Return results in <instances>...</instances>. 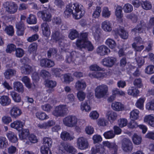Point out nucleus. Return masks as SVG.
Listing matches in <instances>:
<instances>
[{
    "mask_svg": "<svg viewBox=\"0 0 154 154\" xmlns=\"http://www.w3.org/2000/svg\"><path fill=\"white\" fill-rule=\"evenodd\" d=\"M139 112L137 109H134L130 113V118L131 120L137 119L139 117Z\"/></svg>",
    "mask_w": 154,
    "mask_h": 154,
    "instance_id": "obj_49",
    "label": "nucleus"
},
{
    "mask_svg": "<svg viewBox=\"0 0 154 154\" xmlns=\"http://www.w3.org/2000/svg\"><path fill=\"white\" fill-rule=\"evenodd\" d=\"M75 86L78 90H83L85 88L86 85L85 81L82 79L77 81L75 84Z\"/></svg>",
    "mask_w": 154,
    "mask_h": 154,
    "instance_id": "obj_20",
    "label": "nucleus"
},
{
    "mask_svg": "<svg viewBox=\"0 0 154 154\" xmlns=\"http://www.w3.org/2000/svg\"><path fill=\"white\" fill-rule=\"evenodd\" d=\"M103 135L106 139H111L114 137L115 134L113 131L111 130L105 132Z\"/></svg>",
    "mask_w": 154,
    "mask_h": 154,
    "instance_id": "obj_56",
    "label": "nucleus"
},
{
    "mask_svg": "<svg viewBox=\"0 0 154 154\" xmlns=\"http://www.w3.org/2000/svg\"><path fill=\"white\" fill-rule=\"evenodd\" d=\"M3 6L6 11L11 14L16 12L18 8L17 5L14 2H6L3 4Z\"/></svg>",
    "mask_w": 154,
    "mask_h": 154,
    "instance_id": "obj_7",
    "label": "nucleus"
},
{
    "mask_svg": "<svg viewBox=\"0 0 154 154\" xmlns=\"http://www.w3.org/2000/svg\"><path fill=\"white\" fill-rule=\"evenodd\" d=\"M36 116L40 120L46 119L48 118V116L43 112H37L35 114Z\"/></svg>",
    "mask_w": 154,
    "mask_h": 154,
    "instance_id": "obj_52",
    "label": "nucleus"
},
{
    "mask_svg": "<svg viewBox=\"0 0 154 154\" xmlns=\"http://www.w3.org/2000/svg\"><path fill=\"white\" fill-rule=\"evenodd\" d=\"M106 44L111 49L114 48L116 46V44L114 40L110 38L106 40Z\"/></svg>",
    "mask_w": 154,
    "mask_h": 154,
    "instance_id": "obj_48",
    "label": "nucleus"
},
{
    "mask_svg": "<svg viewBox=\"0 0 154 154\" xmlns=\"http://www.w3.org/2000/svg\"><path fill=\"white\" fill-rule=\"evenodd\" d=\"M116 62V58L114 57H108L102 60V64L104 66L112 67Z\"/></svg>",
    "mask_w": 154,
    "mask_h": 154,
    "instance_id": "obj_9",
    "label": "nucleus"
},
{
    "mask_svg": "<svg viewBox=\"0 0 154 154\" xmlns=\"http://www.w3.org/2000/svg\"><path fill=\"white\" fill-rule=\"evenodd\" d=\"M133 84L137 88H141L143 86L141 79L137 78L135 79L133 82Z\"/></svg>",
    "mask_w": 154,
    "mask_h": 154,
    "instance_id": "obj_60",
    "label": "nucleus"
},
{
    "mask_svg": "<svg viewBox=\"0 0 154 154\" xmlns=\"http://www.w3.org/2000/svg\"><path fill=\"white\" fill-rule=\"evenodd\" d=\"M11 103V100L9 97L6 95H3L0 98V103L3 106L9 105Z\"/></svg>",
    "mask_w": 154,
    "mask_h": 154,
    "instance_id": "obj_23",
    "label": "nucleus"
},
{
    "mask_svg": "<svg viewBox=\"0 0 154 154\" xmlns=\"http://www.w3.org/2000/svg\"><path fill=\"white\" fill-rule=\"evenodd\" d=\"M14 89L19 92L23 93L24 88L23 84L19 82H14L13 83Z\"/></svg>",
    "mask_w": 154,
    "mask_h": 154,
    "instance_id": "obj_31",
    "label": "nucleus"
},
{
    "mask_svg": "<svg viewBox=\"0 0 154 154\" xmlns=\"http://www.w3.org/2000/svg\"><path fill=\"white\" fill-rule=\"evenodd\" d=\"M110 52L109 49L104 45L99 46L97 48L96 50L97 53L101 56L108 55Z\"/></svg>",
    "mask_w": 154,
    "mask_h": 154,
    "instance_id": "obj_12",
    "label": "nucleus"
},
{
    "mask_svg": "<svg viewBox=\"0 0 154 154\" xmlns=\"http://www.w3.org/2000/svg\"><path fill=\"white\" fill-rule=\"evenodd\" d=\"M106 116L110 122H112L116 120L117 115L116 112L110 111L107 112L106 114Z\"/></svg>",
    "mask_w": 154,
    "mask_h": 154,
    "instance_id": "obj_22",
    "label": "nucleus"
},
{
    "mask_svg": "<svg viewBox=\"0 0 154 154\" xmlns=\"http://www.w3.org/2000/svg\"><path fill=\"white\" fill-rule=\"evenodd\" d=\"M112 108L113 110L116 111H120L124 109V105L120 102H115L112 104Z\"/></svg>",
    "mask_w": 154,
    "mask_h": 154,
    "instance_id": "obj_24",
    "label": "nucleus"
},
{
    "mask_svg": "<svg viewBox=\"0 0 154 154\" xmlns=\"http://www.w3.org/2000/svg\"><path fill=\"white\" fill-rule=\"evenodd\" d=\"M101 11V8L100 7H96L92 14V17L95 18H98L100 15Z\"/></svg>",
    "mask_w": 154,
    "mask_h": 154,
    "instance_id": "obj_53",
    "label": "nucleus"
},
{
    "mask_svg": "<svg viewBox=\"0 0 154 154\" xmlns=\"http://www.w3.org/2000/svg\"><path fill=\"white\" fill-rule=\"evenodd\" d=\"M101 28L104 31L110 32L112 30V24L108 20L103 22L101 23Z\"/></svg>",
    "mask_w": 154,
    "mask_h": 154,
    "instance_id": "obj_18",
    "label": "nucleus"
},
{
    "mask_svg": "<svg viewBox=\"0 0 154 154\" xmlns=\"http://www.w3.org/2000/svg\"><path fill=\"white\" fill-rule=\"evenodd\" d=\"M43 145L42 146L50 147L52 144V140L48 137H45L43 139Z\"/></svg>",
    "mask_w": 154,
    "mask_h": 154,
    "instance_id": "obj_41",
    "label": "nucleus"
},
{
    "mask_svg": "<svg viewBox=\"0 0 154 154\" xmlns=\"http://www.w3.org/2000/svg\"><path fill=\"white\" fill-rule=\"evenodd\" d=\"M48 147L42 146L41 149V152L42 154H52Z\"/></svg>",
    "mask_w": 154,
    "mask_h": 154,
    "instance_id": "obj_64",
    "label": "nucleus"
},
{
    "mask_svg": "<svg viewBox=\"0 0 154 154\" xmlns=\"http://www.w3.org/2000/svg\"><path fill=\"white\" fill-rule=\"evenodd\" d=\"M4 30L5 33L9 36H12L14 34V29L13 26L11 25L6 26Z\"/></svg>",
    "mask_w": 154,
    "mask_h": 154,
    "instance_id": "obj_40",
    "label": "nucleus"
},
{
    "mask_svg": "<svg viewBox=\"0 0 154 154\" xmlns=\"http://www.w3.org/2000/svg\"><path fill=\"white\" fill-rule=\"evenodd\" d=\"M115 14L117 18L118 19L120 20L122 22V18L123 17V14L122 13V8L121 6H118L116 9Z\"/></svg>",
    "mask_w": 154,
    "mask_h": 154,
    "instance_id": "obj_34",
    "label": "nucleus"
},
{
    "mask_svg": "<svg viewBox=\"0 0 154 154\" xmlns=\"http://www.w3.org/2000/svg\"><path fill=\"white\" fill-rule=\"evenodd\" d=\"M51 71L56 77H60L62 75V70L60 68H54L52 69Z\"/></svg>",
    "mask_w": 154,
    "mask_h": 154,
    "instance_id": "obj_46",
    "label": "nucleus"
},
{
    "mask_svg": "<svg viewBox=\"0 0 154 154\" xmlns=\"http://www.w3.org/2000/svg\"><path fill=\"white\" fill-rule=\"evenodd\" d=\"M21 80L25 84L27 88H31V85L30 83V80L27 76H23Z\"/></svg>",
    "mask_w": 154,
    "mask_h": 154,
    "instance_id": "obj_55",
    "label": "nucleus"
},
{
    "mask_svg": "<svg viewBox=\"0 0 154 154\" xmlns=\"http://www.w3.org/2000/svg\"><path fill=\"white\" fill-rule=\"evenodd\" d=\"M40 64L42 67H51L54 66V63L50 59H43L40 60Z\"/></svg>",
    "mask_w": 154,
    "mask_h": 154,
    "instance_id": "obj_16",
    "label": "nucleus"
},
{
    "mask_svg": "<svg viewBox=\"0 0 154 154\" xmlns=\"http://www.w3.org/2000/svg\"><path fill=\"white\" fill-rule=\"evenodd\" d=\"M68 108L65 105H60L56 106L53 112V114L56 117H63L66 114Z\"/></svg>",
    "mask_w": 154,
    "mask_h": 154,
    "instance_id": "obj_5",
    "label": "nucleus"
},
{
    "mask_svg": "<svg viewBox=\"0 0 154 154\" xmlns=\"http://www.w3.org/2000/svg\"><path fill=\"white\" fill-rule=\"evenodd\" d=\"M16 49V46L13 44L8 45L7 47L6 51L8 53H11L12 51H14Z\"/></svg>",
    "mask_w": 154,
    "mask_h": 154,
    "instance_id": "obj_59",
    "label": "nucleus"
},
{
    "mask_svg": "<svg viewBox=\"0 0 154 154\" xmlns=\"http://www.w3.org/2000/svg\"><path fill=\"white\" fill-rule=\"evenodd\" d=\"M10 95L14 102L19 103L21 101L20 96L19 94L17 92L14 91H11L10 92Z\"/></svg>",
    "mask_w": 154,
    "mask_h": 154,
    "instance_id": "obj_33",
    "label": "nucleus"
},
{
    "mask_svg": "<svg viewBox=\"0 0 154 154\" xmlns=\"http://www.w3.org/2000/svg\"><path fill=\"white\" fill-rule=\"evenodd\" d=\"M128 121L125 118L120 119L118 121V124L121 128L124 127L127 125Z\"/></svg>",
    "mask_w": 154,
    "mask_h": 154,
    "instance_id": "obj_62",
    "label": "nucleus"
},
{
    "mask_svg": "<svg viewBox=\"0 0 154 154\" xmlns=\"http://www.w3.org/2000/svg\"><path fill=\"white\" fill-rule=\"evenodd\" d=\"M24 124V123L21 121L17 120L11 123L10 126L11 128L20 131L22 129Z\"/></svg>",
    "mask_w": 154,
    "mask_h": 154,
    "instance_id": "obj_17",
    "label": "nucleus"
},
{
    "mask_svg": "<svg viewBox=\"0 0 154 154\" xmlns=\"http://www.w3.org/2000/svg\"><path fill=\"white\" fill-rule=\"evenodd\" d=\"M8 145V142L5 137H0V149H4Z\"/></svg>",
    "mask_w": 154,
    "mask_h": 154,
    "instance_id": "obj_39",
    "label": "nucleus"
},
{
    "mask_svg": "<svg viewBox=\"0 0 154 154\" xmlns=\"http://www.w3.org/2000/svg\"><path fill=\"white\" fill-rule=\"evenodd\" d=\"M84 58V57L79 54V55L77 56H75V57L74 63L75 64L78 65L82 64L83 62Z\"/></svg>",
    "mask_w": 154,
    "mask_h": 154,
    "instance_id": "obj_47",
    "label": "nucleus"
},
{
    "mask_svg": "<svg viewBox=\"0 0 154 154\" xmlns=\"http://www.w3.org/2000/svg\"><path fill=\"white\" fill-rule=\"evenodd\" d=\"M78 35L79 33L76 30L72 29L70 32L68 36L71 39L73 40L77 38Z\"/></svg>",
    "mask_w": 154,
    "mask_h": 154,
    "instance_id": "obj_51",
    "label": "nucleus"
},
{
    "mask_svg": "<svg viewBox=\"0 0 154 154\" xmlns=\"http://www.w3.org/2000/svg\"><path fill=\"white\" fill-rule=\"evenodd\" d=\"M141 5L142 8L146 10H150L152 7L151 4L147 1L142 2Z\"/></svg>",
    "mask_w": 154,
    "mask_h": 154,
    "instance_id": "obj_50",
    "label": "nucleus"
},
{
    "mask_svg": "<svg viewBox=\"0 0 154 154\" xmlns=\"http://www.w3.org/2000/svg\"><path fill=\"white\" fill-rule=\"evenodd\" d=\"M117 34L123 39H126L128 37V33L123 28L120 29L117 31Z\"/></svg>",
    "mask_w": 154,
    "mask_h": 154,
    "instance_id": "obj_37",
    "label": "nucleus"
},
{
    "mask_svg": "<svg viewBox=\"0 0 154 154\" xmlns=\"http://www.w3.org/2000/svg\"><path fill=\"white\" fill-rule=\"evenodd\" d=\"M79 55V53L75 52H72L71 53H68L66 57V61L67 63H74L75 57Z\"/></svg>",
    "mask_w": 154,
    "mask_h": 154,
    "instance_id": "obj_19",
    "label": "nucleus"
},
{
    "mask_svg": "<svg viewBox=\"0 0 154 154\" xmlns=\"http://www.w3.org/2000/svg\"><path fill=\"white\" fill-rule=\"evenodd\" d=\"M16 74V71L13 69H8L6 70L4 73L5 78L7 79H10L11 77L15 75Z\"/></svg>",
    "mask_w": 154,
    "mask_h": 154,
    "instance_id": "obj_25",
    "label": "nucleus"
},
{
    "mask_svg": "<svg viewBox=\"0 0 154 154\" xmlns=\"http://www.w3.org/2000/svg\"><path fill=\"white\" fill-rule=\"evenodd\" d=\"M60 137L63 140L65 141L71 140L74 138V136L71 135L66 131L62 132L61 134Z\"/></svg>",
    "mask_w": 154,
    "mask_h": 154,
    "instance_id": "obj_27",
    "label": "nucleus"
},
{
    "mask_svg": "<svg viewBox=\"0 0 154 154\" xmlns=\"http://www.w3.org/2000/svg\"><path fill=\"white\" fill-rule=\"evenodd\" d=\"M76 45L77 48L80 49L82 48H87L89 51H92L93 49V47L90 42H86L81 39L78 38L76 42Z\"/></svg>",
    "mask_w": 154,
    "mask_h": 154,
    "instance_id": "obj_6",
    "label": "nucleus"
},
{
    "mask_svg": "<svg viewBox=\"0 0 154 154\" xmlns=\"http://www.w3.org/2000/svg\"><path fill=\"white\" fill-rule=\"evenodd\" d=\"M37 45L35 43L31 44L29 46L28 51L30 53L35 52L37 49Z\"/></svg>",
    "mask_w": 154,
    "mask_h": 154,
    "instance_id": "obj_54",
    "label": "nucleus"
},
{
    "mask_svg": "<svg viewBox=\"0 0 154 154\" xmlns=\"http://www.w3.org/2000/svg\"><path fill=\"white\" fill-rule=\"evenodd\" d=\"M15 51V54L17 57H22L24 54V51L21 48H18L16 49Z\"/></svg>",
    "mask_w": 154,
    "mask_h": 154,
    "instance_id": "obj_63",
    "label": "nucleus"
},
{
    "mask_svg": "<svg viewBox=\"0 0 154 154\" xmlns=\"http://www.w3.org/2000/svg\"><path fill=\"white\" fill-rule=\"evenodd\" d=\"M63 147L66 151L72 154H74L76 152V149L69 144H65L63 146Z\"/></svg>",
    "mask_w": 154,
    "mask_h": 154,
    "instance_id": "obj_32",
    "label": "nucleus"
},
{
    "mask_svg": "<svg viewBox=\"0 0 154 154\" xmlns=\"http://www.w3.org/2000/svg\"><path fill=\"white\" fill-rule=\"evenodd\" d=\"M132 139L133 143L136 145L140 144L142 141L141 137L135 134L133 135Z\"/></svg>",
    "mask_w": 154,
    "mask_h": 154,
    "instance_id": "obj_44",
    "label": "nucleus"
},
{
    "mask_svg": "<svg viewBox=\"0 0 154 154\" xmlns=\"http://www.w3.org/2000/svg\"><path fill=\"white\" fill-rule=\"evenodd\" d=\"M145 122L147 123L152 127H154V116L152 114L146 116L144 119Z\"/></svg>",
    "mask_w": 154,
    "mask_h": 154,
    "instance_id": "obj_30",
    "label": "nucleus"
},
{
    "mask_svg": "<svg viewBox=\"0 0 154 154\" xmlns=\"http://www.w3.org/2000/svg\"><path fill=\"white\" fill-rule=\"evenodd\" d=\"M123 9L125 13H129L132 11L133 8L131 5L128 3L124 5L123 8Z\"/></svg>",
    "mask_w": 154,
    "mask_h": 154,
    "instance_id": "obj_57",
    "label": "nucleus"
},
{
    "mask_svg": "<svg viewBox=\"0 0 154 154\" xmlns=\"http://www.w3.org/2000/svg\"><path fill=\"white\" fill-rule=\"evenodd\" d=\"M37 15L38 17H41L44 21L49 22L51 20V14L48 10H43L38 12Z\"/></svg>",
    "mask_w": 154,
    "mask_h": 154,
    "instance_id": "obj_10",
    "label": "nucleus"
},
{
    "mask_svg": "<svg viewBox=\"0 0 154 154\" xmlns=\"http://www.w3.org/2000/svg\"><path fill=\"white\" fill-rule=\"evenodd\" d=\"M27 23L30 24H34L36 23V17L33 14H30L27 19Z\"/></svg>",
    "mask_w": 154,
    "mask_h": 154,
    "instance_id": "obj_45",
    "label": "nucleus"
},
{
    "mask_svg": "<svg viewBox=\"0 0 154 154\" xmlns=\"http://www.w3.org/2000/svg\"><path fill=\"white\" fill-rule=\"evenodd\" d=\"M77 144L78 148L81 150L86 149L88 146V143L87 139L83 137L78 139Z\"/></svg>",
    "mask_w": 154,
    "mask_h": 154,
    "instance_id": "obj_11",
    "label": "nucleus"
},
{
    "mask_svg": "<svg viewBox=\"0 0 154 154\" xmlns=\"http://www.w3.org/2000/svg\"><path fill=\"white\" fill-rule=\"evenodd\" d=\"M146 108L148 110H154V98L146 104Z\"/></svg>",
    "mask_w": 154,
    "mask_h": 154,
    "instance_id": "obj_61",
    "label": "nucleus"
},
{
    "mask_svg": "<svg viewBox=\"0 0 154 154\" xmlns=\"http://www.w3.org/2000/svg\"><path fill=\"white\" fill-rule=\"evenodd\" d=\"M108 87L105 85L97 86L95 89V95L96 97L100 99L103 97L107 94Z\"/></svg>",
    "mask_w": 154,
    "mask_h": 154,
    "instance_id": "obj_3",
    "label": "nucleus"
},
{
    "mask_svg": "<svg viewBox=\"0 0 154 154\" xmlns=\"http://www.w3.org/2000/svg\"><path fill=\"white\" fill-rule=\"evenodd\" d=\"M21 110L18 107L14 106L12 107L10 111V113L11 117L14 118H17L22 114Z\"/></svg>",
    "mask_w": 154,
    "mask_h": 154,
    "instance_id": "obj_14",
    "label": "nucleus"
},
{
    "mask_svg": "<svg viewBox=\"0 0 154 154\" xmlns=\"http://www.w3.org/2000/svg\"><path fill=\"white\" fill-rule=\"evenodd\" d=\"M78 121V120L75 116H69L64 118L63 121L65 126L72 128L77 125Z\"/></svg>",
    "mask_w": 154,
    "mask_h": 154,
    "instance_id": "obj_4",
    "label": "nucleus"
},
{
    "mask_svg": "<svg viewBox=\"0 0 154 154\" xmlns=\"http://www.w3.org/2000/svg\"><path fill=\"white\" fill-rule=\"evenodd\" d=\"M139 93L138 90L134 87H130L128 90V94L134 97H137Z\"/></svg>",
    "mask_w": 154,
    "mask_h": 154,
    "instance_id": "obj_29",
    "label": "nucleus"
},
{
    "mask_svg": "<svg viewBox=\"0 0 154 154\" xmlns=\"http://www.w3.org/2000/svg\"><path fill=\"white\" fill-rule=\"evenodd\" d=\"M6 136L9 140L13 143H16L18 140L16 135L13 132L9 131L6 134Z\"/></svg>",
    "mask_w": 154,
    "mask_h": 154,
    "instance_id": "obj_28",
    "label": "nucleus"
},
{
    "mask_svg": "<svg viewBox=\"0 0 154 154\" xmlns=\"http://www.w3.org/2000/svg\"><path fill=\"white\" fill-rule=\"evenodd\" d=\"M103 143L104 146H106L110 149L113 150V151H114L113 154H116L118 147L116 144L114 143H110L108 141H103Z\"/></svg>",
    "mask_w": 154,
    "mask_h": 154,
    "instance_id": "obj_21",
    "label": "nucleus"
},
{
    "mask_svg": "<svg viewBox=\"0 0 154 154\" xmlns=\"http://www.w3.org/2000/svg\"><path fill=\"white\" fill-rule=\"evenodd\" d=\"M145 72L148 74L154 73V66L151 65L147 66L145 69Z\"/></svg>",
    "mask_w": 154,
    "mask_h": 154,
    "instance_id": "obj_58",
    "label": "nucleus"
},
{
    "mask_svg": "<svg viewBox=\"0 0 154 154\" xmlns=\"http://www.w3.org/2000/svg\"><path fill=\"white\" fill-rule=\"evenodd\" d=\"M81 108L82 111L85 110L86 112L90 111L91 110V107L90 106L89 101H85L82 103L81 105Z\"/></svg>",
    "mask_w": 154,
    "mask_h": 154,
    "instance_id": "obj_38",
    "label": "nucleus"
},
{
    "mask_svg": "<svg viewBox=\"0 0 154 154\" xmlns=\"http://www.w3.org/2000/svg\"><path fill=\"white\" fill-rule=\"evenodd\" d=\"M65 38V36L62 35L59 30H55L52 32V39L58 42L59 45L63 48L67 46V45L65 43L64 40Z\"/></svg>",
    "mask_w": 154,
    "mask_h": 154,
    "instance_id": "obj_2",
    "label": "nucleus"
},
{
    "mask_svg": "<svg viewBox=\"0 0 154 154\" xmlns=\"http://www.w3.org/2000/svg\"><path fill=\"white\" fill-rule=\"evenodd\" d=\"M111 14V11L109 10L108 7H104L103 9L102 12V16L105 18H109Z\"/></svg>",
    "mask_w": 154,
    "mask_h": 154,
    "instance_id": "obj_43",
    "label": "nucleus"
},
{
    "mask_svg": "<svg viewBox=\"0 0 154 154\" xmlns=\"http://www.w3.org/2000/svg\"><path fill=\"white\" fill-rule=\"evenodd\" d=\"M105 73L100 72L99 71H95L89 74V76L91 78H96L97 79L103 78L106 76Z\"/></svg>",
    "mask_w": 154,
    "mask_h": 154,
    "instance_id": "obj_26",
    "label": "nucleus"
},
{
    "mask_svg": "<svg viewBox=\"0 0 154 154\" xmlns=\"http://www.w3.org/2000/svg\"><path fill=\"white\" fill-rule=\"evenodd\" d=\"M133 148V144L130 140L126 138H124L123 140L122 148L124 152H130L132 150Z\"/></svg>",
    "mask_w": 154,
    "mask_h": 154,
    "instance_id": "obj_8",
    "label": "nucleus"
},
{
    "mask_svg": "<svg viewBox=\"0 0 154 154\" xmlns=\"http://www.w3.org/2000/svg\"><path fill=\"white\" fill-rule=\"evenodd\" d=\"M145 100V98L141 97L135 103V105L137 108L140 109H143L144 103Z\"/></svg>",
    "mask_w": 154,
    "mask_h": 154,
    "instance_id": "obj_36",
    "label": "nucleus"
},
{
    "mask_svg": "<svg viewBox=\"0 0 154 154\" xmlns=\"http://www.w3.org/2000/svg\"><path fill=\"white\" fill-rule=\"evenodd\" d=\"M85 13V9L83 6L78 3H75L67 5L64 14L65 17L67 18L72 14L75 19H79L84 15Z\"/></svg>",
    "mask_w": 154,
    "mask_h": 154,
    "instance_id": "obj_1",
    "label": "nucleus"
},
{
    "mask_svg": "<svg viewBox=\"0 0 154 154\" xmlns=\"http://www.w3.org/2000/svg\"><path fill=\"white\" fill-rule=\"evenodd\" d=\"M145 27V23L143 21H141L139 24L133 29L131 31L134 34L137 33H141L143 32L144 31Z\"/></svg>",
    "mask_w": 154,
    "mask_h": 154,
    "instance_id": "obj_15",
    "label": "nucleus"
},
{
    "mask_svg": "<svg viewBox=\"0 0 154 154\" xmlns=\"http://www.w3.org/2000/svg\"><path fill=\"white\" fill-rule=\"evenodd\" d=\"M32 70V67L28 65H25L21 68V72L25 75L29 74Z\"/></svg>",
    "mask_w": 154,
    "mask_h": 154,
    "instance_id": "obj_35",
    "label": "nucleus"
},
{
    "mask_svg": "<svg viewBox=\"0 0 154 154\" xmlns=\"http://www.w3.org/2000/svg\"><path fill=\"white\" fill-rule=\"evenodd\" d=\"M29 134V131L28 129H23L21 133L19 134L20 139L21 140L26 139Z\"/></svg>",
    "mask_w": 154,
    "mask_h": 154,
    "instance_id": "obj_42",
    "label": "nucleus"
},
{
    "mask_svg": "<svg viewBox=\"0 0 154 154\" xmlns=\"http://www.w3.org/2000/svg\"><path fill=\"white\" fill-rule=\"evenodd\" d=\"M16 27L17 29L16 33L18 36L23 35L24 33L26 28L22 21L16 23Z\"/></svg>",
    "mask_w": 154,
    "mask_h": 154,
    "instance_id": "obj_13",
    "label": "nucleus"
}]
</instances>
